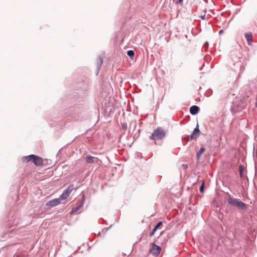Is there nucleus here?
<instances>
[{"label": "nucleus", "mask_w": 257, "mask_h": 257, "mask_svg": "<svg viewBox=\"0 0 257 257\" xmlns=\"http://www.w3.org/2000/svg\"><path fill=\"white\" fill-rule=\"evenodd\" d=\"M121 127L122 128V129L124 130H127V123L126 122H123V123H121Z\"/></svg>", "instance_id": "aec40b11"}, {"label": "nucleus", "mask_w": 257, "mask_h": 257, "mask_svg": "<svg viewBox=\"0 0 257 257\" xmlns=\"http://www.w3.org/2000/svg\"><path fill=\"white\" fill-rule=\"evenodd\" d=\"M98 235H101V233L100 232L98 233Z\"/></svg>", "instance_id": "2f4dec72"}, {"label": "nucleus", "mask_w": 257, "mask_h": 257, "mask_svg": "<svg viewBox=\"0 0 257 257\" xmlns=\"http://www.w3.org/2000/svg\"><path fill=\"white\" fill-rule=\"evenodd\" d=\"M182 166H183V167L184 169L187 168V167H188L187 165H186V164H183V165H182Z\"/></svg>", "instance_id": "a878e982"}, {"label": "nucleus", "mask_w": 257, "mask_h": 257, "mask_svg": "<svg viewBox=\"0 0 257 257\" xmlns=\"http://www.w3.org/2000/svg\"><path fill=\"white\" fill-rule=\"evenodd\" d=\"M243 170H244V168H243V166L241 165H239V175L241 178H242L243 176Z\"/></svg>", "instance_id": "a211bd4d"}, {"label": "nucleus", "mask_w": 257, "mask_h": 257, "mask_svg": "<svg viewBox=\"0 0 257 257\" xmlns=\"http://www.w3.org/2000/svg\"><path fill=\"white\" fill-rule=\"evenodd\" d=\"M95 157L91 156H87L86 157V162L88 163H93L94 162Z\"/></svg>", "instance_id": "dca6fc26"}, {"label": "nucleus", "mask_w": 257, "mask_h": 257, "mask_svg": "<svg viewBox=\"0 0 257 257\" xmlns=\"http://www.w3.org/2000/svg\"><path fill=\"white\" fill-rule=\"evenodd\" d=\"M223 30H221L219 31V34H222L223 33Z\"/></svg>", "instance_id": "7c9ffc66"}, {"label": "nucleus", "mask_w": 257, "mask_h": 257, "mask_svg": "<svg viewBox=\"0 0 257 257\" xmlns=\"http://www.w3.org/2000/svg\"><path fill=\"white\" fill-rule=\"evenodd\" d=\"M34 155H30L29 156H24L23 157V161H26L27 162H29L30 161H33V156Z\"/></svg>", "instance_id": "2eb2a0df"}, {"label": "nucleus", "mask_w": 257, "mask_h": 257, "mask_svg": "<svg viewBox=\"0 0 257 257\" xmlns=\"http://www.w3.org/2000/svg\"><path fill=\"white\" fill-rule=\"evenodd\" d=\"M14 257H24L22 254H15Z\"/></svg>", "instance_id": "b1692460"}, {"label": "nucleus", "mask_w": 257, "mask_h": 257, "mask_svg": "<svg viewBox=\"0 0 257 257\" xmlns=\"http://www.w3.org/2000/svg\"><path fill=\"white\" fill-rule=\"evenodd\" d=\"M163 224V222L162 221L158 222L157 224L155 225L154 228L153 229L152 231L150 233V236H153L157 230Z\"/></svg>", "instance_id": "f8f14e48"}, {"label": "nucleus", "mask_w": 257, "mask_h": 257, "mask_svg": "<svg viewBox=\"0 0 257 257\" xmlns=\"http://www.w3.org/2000/svg\"><path fill=\"white\" fill-rule=\"evenodd\" d=\"M74 189V185L73 184L70 185L67 188H66L62 193V194L59 196L61 200L66 199L70 195L71 192Z\"/></svg>", "instance_id": "7ed1b4c3"}, {"label": "nucleus", "mask_w": 257, "mask_h": 257, "mask_svg": "<svg viewBox=\"0 0 257 257\" xmlns=\"http://www.w3.org/2000/svg\"><path fill=\"white\" fill-rule=\"evenodd\" d=\"M136 126H137L136 122H135V123H134V127H133V129H134V130H135V128H136Z\"/></svg>", "instance_id": "cd10ccee"}, {"label": "nucleus", "mask_w": 257, "mask_h": 257, "mask_svg": "<svg viewBox=\"0 0 257 257\" xmlns=\"http://www.w3.org/2000/svg\"><path fill=\"white\" fill-rule=\"evenodd\" d=\"M255 106L257 108V95H256V102H255Z\"/></svg>", "instance_id": "c756f323"}, {"label": "nucleus", "mask_w": 257, "mask_h": 257, "mask_svg": "<svg viewBox=\"0 0 257 257\" xmlns=\"http://www.w3.org/2000/svg\"><path fill=\"white\" fill-rule=\"evenodd\" d=\"M200 110L199 106L197 105H192L190 108V113L193 115L197 114Z\"/></svg>", "instance_id": "1a4fd4ad"}, {"label": "nucleus", "mask_w": 257, "mask_h": 257, "mask_svg": "<svg viewBox=\"0 0 257 257\" xmlns=\"http://www.w3.org/2000/svg\"><path fill=\"white\" fill-rule=\"evenodd\" d=\"M245 37L246 39V41L247 42V43L248 45H250V44L252 43V34L251 33H245Z\"/></svg>", "instance_id": "4468645a"}, {"label": "nucleus", "mask_w": 257, "mask_h": 257, "mask_svg": "<svg viewBox=\"0 0 257 257\" xmlns=\"http://www.w3.org/2000/svg\"><path fill=\"white\" fill-rule=\"evenodd\" d=\"M61 198L60 197L58 198H55V199H53L52 200H51L49 201H48L47 203H46V205L47 206H50V207H54V206H56L59 204H60L61 203Z\"/></svg>", "instance_id": "39448f33"}, {"label": "nucleus", "mask_w": 257, "mask_h": 257, "mask_svg": "<svg viewBox=\"0 0 257 257\" xmlns=\"http://www.w3.org/2000/svg\"><path fill=\"white\" fill-rule=\"evenodd\" d=\"M228 195V198H227V201L228 203L232 206H235L236 205V203L239 201L238 199L234 198L231 196V195L227 193Z\"/></svg>", "instance_id": "0eeeda50"}, {"label": "nucleus", "mask_w": 257, "mask_h": 257, "mask_svg": "<svg viewBox=\"0 0 257 257\" xmlns=\"http://www.w3.org/2000/svg\"><path fill=\"white\" fill-rule=\"evenodd\" d=\"M33 160L32 162L37 166H40L43 165V159L41 157L34 155L33 156Z\"/></svg>", "instance_id": "423d86ee"}, {"label": "nucleus", "mask_w": 257, "mask_h": 257, "mask_svg": "<svg viewBox=\"0 0 257 257\" xmlns=\"http://www.w3.org/2000/svg\"><path fill=\"white\" fill-rule=\"evenodd\" d=\"M164 232H165V231H161V232H160V236L158 237V238H159L160 236L164 234Z\"/></svg>", "instance_id": "bb28decb"}, {"label": "nucleus", "mask_w": 257, "mask_h": 257, "mask_svg": "<svg viewBox=\"0 0 257 257\" xmlns=\"http://www.w3.org/2000/svg\"><path fill=\"white\" fill-rule=\"evenodd\" d=\"M103 62V57L101 56H99L98 58V60L96 63L97 66V73L96 75H98L99 73V71L101 69V66Z\"/></svg>", "instance_id": "6e6552de"}, {"label": "nucleus", "mask_w": 257, "mask_h": 257, "mask_svg": "<svg viewBox=\"0 0 257 257\" xmlns=\"http://www.w3.org/2000/svg\"><path fill=\"white\" fill-rule=\"evenodd\" d=\"M192 134H193V135L195 136V139L198 138L200 136V131L199 130V124L198 123Z\"/></svg>", "instance_id": "9d476101"}, {"label": "nucleus", "mask_w": 257, "mask_h": 257, "mask_svg": "<svg viewBox=\"0 0 257 257\" xmlns=\"http://www.w3.org/2000/svg\"><path fill=\"white\" fill-rule=\"evenodd\" d=\"M204 189V182H203L201 185L200 186L199 190H200V192L203 193Z\"/></svg>", "instance_id": "6ab92c4d"}, {"label": "nucleus", "mask_w": 257, "mask_h": 257, "mask_svg": "<svg viewBox=\"0 0 257 257\" xmlns=\"http://www.w3.org/2000/svg\"><path fill=\"white\" fill-rule=\"evenodd\" d=\"M150 246L151 248L150 249V252L155 256L158 255L161 251V247L156 245L155 242H151Z\"/></svg>", "instance_id": "f03ea898"}, {"label": "nucleus", "mask_w": 257, "mask_h": 257, "mask_svg": "<svg viewBox=\"0 0 257 257\" xmlns=\"http://www.w3.org/2000/svg\"><path fill=\"white\" fill-rule=\"evenodd\" d=\"M201 18L202 19L204 20L205 19V15H204L203 16H201Z\"/></svg>", "instance_id": "c85d7f7f"}, {"label": "nucleus", "mask_w": 257, "mask_h": 257, "mask_svg": "<svg viewBox=\"0 0 257 257\" xmlns=\"http://www.w3.org/2000/svg\"><path fill=\"white\" fill-rule=\"evenodd\" d=\"M235 207H237L238 208L243 210H245L247 209L246 204L241 201H238V202L236 203V205H235Z\"/></svg>", "instance_id": "9b49d317"}, {"label": "nucleus", "mask_w": 257, "mask_h": 257, "mask_svg": "<svg viewBox=\"0 0 257 257\" xmlns=\"http://www.w3.org/2000/svg\"><path fill=\"white\" fill-rule=\"evenodd\" d=\"M205 150H206L205 148L201 147L200 149V150L198 152H197L196 157H197V160L198 161H199L200 160V156L205 152Z\"/></svg>", "instance_id": "ddd939ff"}, {"label": "nucleus", "mask_w": 257, "mask_h": 257, "mask_svg": "<svg viewBox=\"0 0 257 257\" xmlns=\"http://www.w3.org/2000/svg\"><path fill=\"white\" fill-rule=\"evenodd\" d=\"M183 0H177L176 1V4H180L181 3H182L183 2Z\"/></svg>", "instance_id": "393cba45"}, {"label": "nucleus", "mask_w": 257, "mask_h": 257, "mask_svg": "<svg viewBox=\"0 0 257 257\" xmlns=\"http://www.w3.org/2000/svg\"><path fill=\"white\" fill-rule=\"evenodd\" d=\"M204 47L206 49H207L208 47V42H205L204 44Z\"/></svg>", "instance_id": "5701e85b"}, {"label": "nucleus", "mask_w": 257, "mask_h": 257, "mask_svg": "<svg viewBox=\"0 0 257 257\" xmlns=\"http://www.w3.org/2000/svg\"><path fill=\"white\" fill-rule=\"evenodd\" d=\"M165 137V133L164 130L161 127H158L153 131L150 139L154 141L161 140Z\"/></svg>", "instance_id": "f257e3e1"}, {"label": "nucleus", "mask_w": 257, "mask_h": 257, "mask_svg": "<svg viewBox=\"0 0 257 257\" xmlns=\"http://www.w3.org/2000/svg\"><path fill=\"white\" fill-rule=\"evenodd\" d=\"M126 53L127 55L131 58H133L135 56V52L133 50H128Z\"/></svg>", "instance_id": "f3484780"}, {"label": "nucleus", "mask_w": 257, "mask_h": 257, "mask_svg": "<svg viewBox=\"0 0 257 257\" xmlns=\"http://www.w3.org/2000/svg\"><path fill=\"white\" fill-rule=\"evenodd\" d=\"M85 201V196L83 195L82 198L79 200L77 203L76 206L73 207L71 211V214L76 213L83 205Z\"/></svg>", "instance_id": "20e7f679"}, {"label": "nucleus", "mask_w": 257, "mask_h": 257, "mask_svg": "<svg viewBox=\"0 0 257 257\" xmlns=\"http://www.w3.org/2000/svg\"><path fill=\"white\" fill-rule=\"evenodd\" d=\"M195 139V136L191 134L190 136H188V139L187 141H191L193 139Z\"/></svg>", "instance_id": "4be33fe9"}, {"label": "nucleus", "mask_w": 257, "mask_h": 257, "mask_svg": "<svg viewBox=\"0 0 257 257\" xmlns=\"http://www.w3.org/2000/svg\"><path fill=\"white\" fill-rule=\"evenodd\" d=\"M112 226V225H111L108 227H106V228H104L102 229V233H106V232Z\"/></svg>", "instance_id": "412c9836"}]
</instances>
